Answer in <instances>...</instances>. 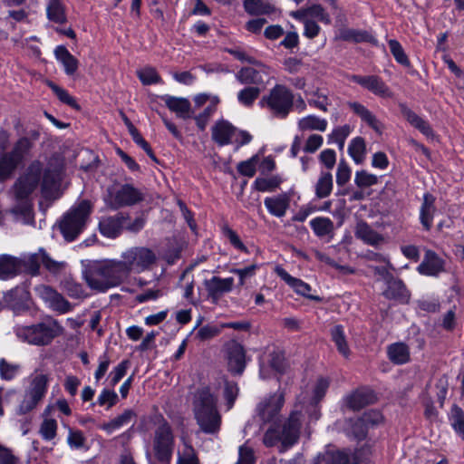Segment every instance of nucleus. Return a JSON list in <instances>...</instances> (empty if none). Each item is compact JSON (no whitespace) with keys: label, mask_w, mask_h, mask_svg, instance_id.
<instances>
[{"label":"nucleus","mask_w":464,"mask_h":464,"mask_svg":"<svg viewBox=\"0 0 464 464\" xmlns=\"http://www.w3.org/2000/svg\"><path fill=\"white\" fill-rule=\"evenodd\" d=\"M284 402V393L277 392L265 398L256 407V412L260 420L264 423L272 424L263 438V442L266 447H273L281 442L282 447L285 450L295 444L299 439L302 426L301 412L297 411H293L282 427L276 425Z\"/></svg>","instance_id":"obj_1"},{"label":"nucleus","mask_w":464,"mask_h":464,"mask_svg":"<svg viewBox=\"0 0 464 464\" xmlns=\"http://www.w3.org/2000/svg\"><path fill=\"white\" fill-rule=\"evenodd\" d=\"M82 276L87 285L97 292H106L128 280L120 259L88 261Z\"/></svg>","instance_id":"obj_2"},{"label":"nucleus","mask_w":464,"mask_h":464,"mask_svg":"<svg viewBox=\"0 0 464 464\" xmlns=\"http://www.w3.org/2000/svg\"><path fill=\"white\" fill-rule=\"evenodd\" d=\"M218 395L208 386L199 387L193 395L192 407L200 430L207 434L218 433L221 415L218 411Z\"/></svg>","instance_id":"obj_3"},{"label":"nucleus","mask_w":464,"mask_h":464,"mask_svg":"<svg viewBox=\"0 0 464 464\" xmlns=\"http://www.w3.org/2000/svg\"><path fill=\"white\" fill-rule=\"evenodd\" d=\"M41 170L40 162L32 163L27 172L14 186L15 205L11 209V213L17 220L27 223L32 219L33 204L30 195L39 184Z\"/></svg>","instance_id":"obj_4"},{"label":"nucleus","mask_w":464,"mask_h":464,"mask_svg":"<svg viewBox=\"0 0 464 464\" xmlns=\"http://www.w3.org/2000/svg\"><path fill=\"white\" fill-rule=\"evenodd\" d=\"M153 428L152 451L156 459L169 464L175 449V436L169 422L160 414L150 417Z\"/></svg>","instance_id":"obj_5"},{"label":"nucleus","mask_w":464,"mask_h":464,"mask_svg":"<svg viewBox=\"0 0 464 464\" xmlns=\"http://www.w3.org/2000/svg\"><path fill=\"white\" fill-rule=\"evenodd\" d=\"M92 208V206L89 200H82L63 216L59 222V228L65 240L73 241L83 231Z\"/></svg>","instance_id":"obj_6"},{"label":"nucleus","mask_w":464,"mask_h":464,"mask_svg":"<svg viewBox=\"0 0 464 464\" xmlns=\"http://www.w3.org/2000/svg\"><path fill=\"white\" fill-rule=\"evenodd\" d=\"M63 331L62 326L55 320L43 322L37 324L14 328L17 338L33 345H47Z\"/></svg>","instance_id":"obj_7"},{"label":"nucleus","mask_w":464,"mask_h":464,"mask_svg":"<svg viewBox=\"0 0 464 464\" xmlns=\"http://www.w3.org/2000/svg\"><path fill=\"white\" fill-rule=\"evenodd\" d=\"M156 253L146 246H132L121 255L120 262L129 279L131 273L140 274L150 271L157 263Z\"/></svg>","instance_id":"obj_8"},{"label":"nucleus","mask_w":464,"mask_h":464,"mask_svg":"<svg viewBox=\"0 0 464 464\" xmlns=\"http://www.w3.org/2000/svg\"><path fill=\"white\" fill-rule=\"evenodd\" d=\"M295 95L283 84H276L267 94L259 101L261 108L267 110L277 118L285 119L294 107Z\"/></svg>","instance_id":"obj_9"},{"label":"nucleus","mask_w":464,"mask_h":464,"mask_svg":"<svg viewBox=\"0 0 464 464\" xmlns=\"http://www.w3.org/2000/svg\"><path fill=\"white\" fill-rule=\"evenodd\" d=\"M49 382L50 376L43 372H36L30 377L29 385L17 409L18 414H26L37 407L47 392Z\"/></svg>","instance_id":"obj_10"},{"label":"nucleus","mask_w":464,"mask_h":464,"mask_svg":"<svg viewBox=\"0 0 464 464\" xmlns=\"http://www.w3.org/2000/svg\"><path fill=\"white\" fill-rule=\"evenodd\" d=\"M143 199V193L130 184H114L109 187L104 198L111 209L133 206Z\"/></svg>","instance_id":"obj_11"},{"label":"nucleus","mask_w":464,"mask_h":464,"mask_svg":"<svg viewBox=\"0 0 464 464\" xmlns=\"http://www.w3.org/2000/svg\"><path fill=\"white\" fill-rule=\"evenodd\" d=\"M33 148V141L23 137L19 139L10 152L4 153L0 158V181H4L13 173Z\"/></svg>","instance_id":"obj_12"},{"label":"nucleus","mask_w":464,"mask_h":464,"mask_svg":"<svg viewBox=\"0 0 464 464\" xmlns=\"http://www.w3.org/2000/svg\"><path fill=\"white\" fill-rule=\"evenodd\" d=\"M208 293V297L213 302H218L224 295L230 293L234 287V278L212 276L203 283Z\"/></svg>","instance_id":"obj_13"},{"label":"nucleus","mask_w":464,"mask_h":464,"mask_svg":"<svg viewBox=\"0 0 464 464\" xmlns=\"http://www.w3.org/2000/svg\"><path fill=\"white\" fill-rule=\"evenodd\" d=\"M350 81L360 84L364 89L372 92L375 95L381 97H391L392 92L389 87L385 84V82L376 75H368V76H361V75H351L349 77Z\"/></svg>","instance_id":"obj_14"},{"label":"nucleus","mask_w":464,"mask_h":464,"mask_svg":"<svg viewBox=\"0 0 464 464\" xmlns=\"http://www.w3.org/2000/svg\"><path fill=\"white\" fill-rule=\"evenodd\" d=\"M211 136L214 142L220 147L231 144L236 136V127L228 121L220 119L212 126Z\"/></svg>","instance_id":"obj_15"},{"label":"nucleus","mask_w":464,"mask_h":464,"mask_svg":"<svg viewBox=\"0 0 464 464\" xmlns=\"http://www.w3.org/2000/svg\"><path fill=\"white\" fill-rule=\"evenodd\" d=\"M256 65L259 67V70L252 67H244L237 72L236 78L241 84L259 85L264 83L262 73L268 75L270 69L259 62Z\"/></svg>","instance_id":"obj_16"},{"label":"nucleus","mask_w":464,"mask_h":464,"mask_svg":"<svg viewBox=\"0 0 464 464\" xmlns=\"http://www.w3.org/2000/svg\"><path fill=\"white\" fill-rule=\"evenodd\" d=\"M227 359L229 371L241 374L246 367V354L244 347L237 342L227 344Z\"/></svg>","instance_id":"obj_17"},{"label":"nucleus","mask_w":464,"mask_h":464,"mask_svg":"<svg viewBox=\"0 0 464 464\" xmlns=\"http://www.w3.org/2000/svg\"><path fill=\"white\" fill-rule=\"evenodd\" d=\"M276 275L284 280L296 294L301 295L311 300H320L318 296L311 295V286L299 278L292 276L286 270L281 266H276L275 269Z\"/></svg>","instance_id":"obj_18"},{"label":"nucleus","mask_w":464,"mask_h":464,"mask_svg":"<svg viewBox=\"0 0 464 464\" xmlns=\"http://www.w3.org/2000/svg\"><path fill=\"white\" fill-rule=\"evenodd\" d=\"M125 218L121 213L115 216L103 217L99 222L101 234L109 238L117 237L123 227Z\"/></svg>","instance_id":"obj_19"},{"label":"nucleus","mask_w":464,"mask_h":464,"mask_svg":"<svg viewBox=\"0 0 464 464\" xmlns=\"http://www.w3.org/2000/svg\"><path fill=\"white\" fill-rule=\"evenodd\" d=\"M417 270L421 275L435 276L443 270V261L434 251L427 250Z\"/></svg>","instance_id":"obj_20"},{"label":"nucleus","mask_w":464,"mask_h":464,"mask_svg":"<svg viewBox=\"0 0 464 464\" xmlns=\"http://www.w3.org/2000/svg\"><path fill=\"white\" fill-rule=\"evenodd\" d=\"M166 106L169 111L174 112L177 117L183 120L190 119L193 117L190 102L186 98L174 97L166 95L163 98Z\"/></svg>","instance_id":"obj_21"},{"label":"nucleus","mask_w":464,"mask_h":464,"mask_svg":"<svg viewBox=\"0 0 464 464\" xmlns=\"http://www.w3.org/2000/svg\"><path fill=\"white\" fill-rule=\"evenodd\" d=\"M290 200V196L287 193H282L274 197L266 198L264 205L271 215L282 218L289 208Z\"/></svg>","instance_id":"obj_22"},{"label":"nucleus","mask_w":464,"mask_h":464,"mask_svg":"<svg viewBox=\"0 0 464 464\" xmlns=\"http://www.w3.org/2000/svg\"><path fill=\"white\" fill-rule=\"evenodd\" d=\"M375 400L376 396L372 390L359 389L348 395L345 401L350 409L359 411L362 408L373 403Z\"/></svg>","instance_id":"obj_23"},{"label":"nucleus","mask_w":464,"mask_h":464,"mask_svg":"<svg viewBox=\"0 0 464 464\" xmlns=\"http://www.w3.org/2000/svg\"><path fill=\"white\" fill-rule=\"evenodd\" d=\"M386 285L387 287L382 293L384 297L401 303H407L409 301V291L401 279L393 277L386 283Z\"/></svg>","instance_id":"obj_24"},{"label":"nucleus","mask_w":464,"mask_h":464,"mask_svg":"<svg viewBox=\"0 0 464 464\" xmlns=\"http://www.w3.org/2000/svg\"><path fill=\"white\" fill-rule=\"evenodd\" d=\"M46 17L50 22L63 24L67 22L66 6L63 0H47Z\"/></svg>","instance_id":"obj_25"},{"label":"nucleus","mask_w":464,"mask_h":464,"mask_svg":"<svg viewBox=\"0 0 464 464\" xmlns=\"http://www.w3.org/2000/svg\"><path fill=\"white\" fill-rule=\"evenodd\" d=\"M22 268V262L12 256H0V279L7 280L18 275Z\"/></svg>","instance_id":"obj_26"},{"label":"nucleus","mask_w":464,"mask_h":464,"mask_svg":"<svg viewBox=\"0 0 464 464\" xmlns=\"http://www.w3.org/2000/svg\"><path fill=\"white\" fill-rule=\"evenodd\" d=\"M435 211V198L430 193L424 194L420 208V220L426 230H430L432 226Z\"/></svg>","instance_id":"obj_27"},{"label":"nucleus","mask_w":464,"mask_h":464,"mask_svg":"<svg viewBox=\"0 0 464 464\" xmlns=\"http://www.w3.org/2000/svg\"><path fill=\"white\" fill-rule=\"evenodd\" d=\"M349 108L361 118L362 121L368 124L376 132H382V124L377 120L375 115L370 111L364 105L357 102H351L348 103Z\"/></svg>","instance_id":"obj_28"},{"label":"nucleus","mask_w":464,"mask_h":464,"mask_svg":"<svg viewBox=\"0 0 464 464\" xmlns=\"http://www.w3.org/2000/svg\"><path fill=\"white\" fill-rule=\"evenodd\" d=\"M54 55L58 62H60L64 72L68 75H72L78 69V60L67 50L63 45H59L54 50Z\"/></svg>","instance_id":"obj_29"},{"label":"nucleus","mask_w":464,"mask_h":464,"mask_svg":"<svg viewBox=\"0 0 464 464\" xmlns=\"http://www.w3.org/2000/svg\"><path fill=\"white\" fill-rule=\"evenodd\" d=\"M53 406H47L44 411V420L40 425L39 433L45 440H52L57 434V421L50 418Z\"/></svg>","instance_id":"obj_30"},{"label":"nucleus","mask_w":464,"mask_h":464,"mask_svg":"<svg viewBox=\"0 0 464 464\" xmlns=\"http://www.w3.org/2000/svg\"><path fill=\"white\" fill-rule=\"evenodd\" d=\"M135 417L136 413L134 412V411L130 409L125 410L121 414L118 415L110 421L103 423L101 426V429L106 431L108 434H111L115 430H120L121 428L130 423Z\"/></svg>","instance_id":"obj_31"},{"label":"nucleus","mask_w":464,"mask_h":464,"mask_svg":"<svg viewBox=\"0 0 464 464\" xmlns=\"http://www.w3.org/2000/svg\"><path fill=\"white\" fill-rule=\"evenodd\" d=\"M355 236L364 243L372 246H377L383 241V237L365 222H359L357 224Z\"/></svg>","instance_id":"obj_32"},{"label":"nucleus","mask_w":464,"mask_h":464,"mask_svg":"<svg viewBox=\"0 0 464 464\" xmlns=\"http://www.w3.org/2000/svg\"><path fill=\"white\" fill-rule=\"evenodd\" d=\"M401 111L411 125L428 137L432 135V130L426 121L404 105L401 107Z\"/></svg>","instance_id":"obj_33"},{"label":"nucleus","mask_w":464,"mask_h":464,"mask_svg":"<svg viewBox=\"0 0 464 464\" xmlns=\"http://www.w3.org/2000/svg\"><path fill=\"white\" fill-rule=\"evenodd\" d=\"M327 121L319 118L316 115L310 114L301 118L297 122V127L302 131L318 130L324 131L327 128Z\"/></svg>","instance_id":"obj_34"},{"label":"nucleus","mask_w":464,"mask_h":464,"mask_svg":"<svg viewBox=\"0 0 464 464\" xmlns=\"http://www.w3.org/2000/svg\"><path fill=\"white\" fill-rule=\"evenodd\" d=\"M389 359L396 364L406 363L410 360V352L402 343H392L387 350Z\"/></svg>","instance_id":"obj_35"},{"label":"nucleus","mask_w":464,"mask_h":464,"mask_svg":"<svg viewBox=\"0 0 464 464\" xmlns=\"http://www.w3.org/2000/svg\"><path fill=\"white\" fill-rule=\"evenodd\" d=\"M219 102V98L218 96H213V98H211V103H208L202 112L193 117L200 130H204L206 129L209 120L217 111Z\"/></svg>","instance_id":"obj_36"},{"label":"nucleus","mask_w":464,"mask_h":464,"mask_svg":"<svg viewBox=\"0 0 464 464\" xmlns=\"http://www.w3.org/2000/svg\"><path fill=\"white\" fill-rule=\"evenodd\" d=\"M244 7L250 14H268L275 11V6L267 0H245Z\"/></svg>","instance_id":"obj_37"},{"label":"nucleus","mask_w":464,"mask_h":464,"mask_svg":"<svg viewBox=\"0 0 464 464\" xmlns=\"http://www.w3.org/2000/svg\"><path fill=\"white\" fill-rule=\"evenodd\" d=\"M449 420L455 432L464 440V411L457 404L452 405Z\"/></svg>","instance_id":"obj_38"},{"label":"nucleus","mask_w":464,"mask_h":464,"mask_svg":"<svg viewBox=\"0 0 464 464\" xmlns=\"http://www.w3.org/2000/svg\"><path fill=\"white\" fill-rule=\"evenodd\" d=\"M331 336L333 342L337 347L338 352L345 358H348L350 354V349L346 342V337L343 326L339 324L334 325L331 329Z\"/></svg>","instance_id":"obj_39"},{"label":"nucleus","mask_w":464,"mask_h":464,"mask_svg":"<svg viewBox=\"0 0 464 464\" xmlns=\"http://www.w3.org/2000/svg\"><path fill=\"white\" fill-rule=\"evenodd\" d=\"M310 226L314 233L319 237L331 235L334 231V223L329 218L318 217L313 218L310 221Z\"/></svg>","instance_id":"obj_40"},{"label":"nucleus","mask_w":464,"mask_h":464,"mask_svg":"<svg viewBox=\"0 0 464 464\" xmlns=\"http://www.w3.org/2000/svg\"><path fill=\"white\" fill-rule=\"evenodd\" d=\"M348 153L356 164H361L366 153L364 140L361 137L353 139L348 147Z\"/></svg>","instance_id":"obj_41"},{"label":"nucleus","mask_w":464,"mask_h":464,"mask_svg":"<svg viewBox=\"0 0 464 464\" xmlns=\"http://www.w3.org/2000/svg\"><path fill=\"white\" fill-rule=\"evenodd\" d=\"M333 189V176L330 172L321 173L315 185V195L319 198L328 197Z\"/></svg>","instance_id":"obj_42"},{"label":"nucleus","mask_w":464,"mask_h":464,"mask_svg":"<svg viewBox=\"0 0 464 464\" xmlns=\"http://www.w3.org/2000/svg\"><path fill=\"white\" fill-rule=\"evenodd\" d=\"M282 183V179L276 175L269 178H256L253 187L261 192H271L277 188Z\"/></svg>","instance_id":"obj_43"},{"label":"nucleus","mask_w":464,"mask_h":464,"mask_svg":"<svg viewBox=\"0 0 464 464\" xmlns=\"http://www.w3.org/2000/svg\"><path fill=\"white\" fill-rule=\"evenodd\" d=\"M306 95L309 105L314 106L324 112L328 111V106L330 105L329 98L325 93L320 92L319 89L306 92Z\"/></svg>","instance_id":"obj_44"},{"label":"nucleus","mask_w":464,"mask_h":464,"mask_svg":"<svg viewBox=\"0 0 464 464\" xmlns=\"http://www.w3.org/2000/svg\"><path fill=\"white\" fill-rule=\"evenodd\" d=\"M315 464H349V459L343 452L326 451L317 457Z\"/></svg>","instance_id":"obj_45"},{"label":"nucleus","mask_w":464,"mask_h":464,"mask_svg":"<svg viewBox=\"0 0 464 464\" xmlns=\"http://www.w3.org/2000/svg\"><path fill=\"white\" fill-rule=\"evenodd\" d=\"M340 38L343 41H353L356 43L372 42L373 36L366 31H359L353 29H344L340 32Z\"/></svg>","instance_id":"obj_46"},{"label":"nucleus","mask_w":464,"mask_h":464,"mask_svg":"<svg viewBox=\"0 0 464 464\" xmlns=\"http://www.w3.org/2000/svg\"><path fill=\"white\" fill-rule=\"evenodd\" d=\"M222 234L224 237L228 241V243L237 251L243 253H248L247 247L245 246L243 241L241 240L239 235L229 227L227 225H224L221 228Z\"/></svg>","instance_id":"obj_47"},{"label":"nucleus","mask_w":464,"mask_h":464,"mask_svg":"<svg viewBox=\"0 0 464 464\" xmlns=\"http://www.w3.org/2000/svg\"><path fill=\"white\" fill-rule=\"evenodd\" d=\"M379 178L366 170H358L355 172L354 184L360 188L364 189L378 184Z\"/></svg>","instance_id":"obj_48"},{"label":"nucleus","mask_w":464,"mask_h":464,"mask_svg":"<svg viewBox=\"0 0 464 464\" xmlns=\"http://www.w3.org/2000/svg\"><path fill=\"white\" fill-rule=\"evenodd\" d=\"M367 431V427H365L361 418L350 420L349 426L346 428L347 435L353 437L357 440L365 439Z\"/></svg>","instance_id":"obj_49"},{"label":"nucleus","mask_w":464,"mask_h":464,"mask_svg":"<svg viewBox=\"0 0 464 464\" xmlns=\"http://www.w3.org/2000/svg\"><path fill=\"white\" fill-rule=\"evenodd\" d=\"M177 464H199L195 450L185 440L182 451L178 452Z\"/></svg>","instance_id":"obj_50"},{"label":"nucleus","mask_w":464,"mask_h":464,"mask_svg":"<svg viewBox=\"0 0 464 464\" xmlns=\"http://www.w3.org/2000/svg\"><path fill=\"white\" fill-rule=\"evenodd\" d=\"M47 306L59 314H66L72 310V305L56 290Z\"/></svg>","instance_id":"obj_51"},{"label":"nucleus","mask_w":464,"mask_h":464,"mask_svg":"<svg viewBox=\"0 0 464 464\" xmlns=\"http://www.w3.org/2000/svg\"><path fill=\"white\" fill-rule=\"evenodd\" d=\"M260 89L257 86H250L241 90L237 93V100L239 103L246 107H250L254 102L258 98Z\"/></svg>","instance_id":"obj_52"},{"label":"nucleus","mask_w":464,"mask_h":464,"mask_svg":"<svg viewBox=\"0 0 464 464\" xmlns=\"http://www.w3.org/2000/svg\"><path fill=\"white\" fill-rule=\"evenodd\" d=\"M258 268L259 265L253 263L245 267L232 268L230 269V273L235 274L238 276V285L243 286L246 284V280L256 276Z\"/></svg>","instance_id":"obj_53"},{"label":"nucleus","mask_w":464,"mask_h":464,"mask_svg":"<svg viewBox=\"0 0 464 464\" xmlns=\"http://www.w3.org/2000/svg\"><path fill=\"white\" fill-rule=\"evenodd\" d=\"M28 293L22 287H16L8 291L4 295L5 302L12 306L16 307L23 300L27 298Z\"/></svg>","instance_id":"obj_54"},{"label":"nucleus","mask_w":464,"mask_h":464,"mask_svg":"<svg viewBox=\"0 0 464 464\" xmlns=\"http://www.w3.org/2000/svg\"><path fill=\"white\" fill-rule=\"evenodd\" d=\"M391 53H392L394 59L397 63H401L404 66L410 65V61L408 56L406 55L401 44L394 39H392L388 42Z\"/></svg>","instance_id":"obj_55"},{"label":"nucleus","mask_w":464,"mask_h":464,"mask_svg":"<svg viewBox=\"0 0 464 464\" xmlns=\"http://www.w3.org/2000/svg\"><path fill=\"white\" fill-rule=\"evenodd\" d=\"M118 394L109 389H103L97 397V404L100 406H105L107 410L111 409L118 402Z\"/></svg>","instance_id":"obj_56"},{"label":"nucleus","mask_w":464,"mask_h":464,"mask_svg":"<svg viewBox=\"0 0 464 464\" xmlns=\"http://www.w3.org/2000/svg\"><path fill=\"white\" fill-rule=\"evenodd\" d=\"M329 381L324 378H319L313 388V395L310 399V403L312 405H316L324 396L328 387Z\"/></svg>","instance_id":"obj_57"},{"label":"nucleus","mask_w":464,"mask_h":464,"mask_svg":"<svg viewBox=\"0 0 464 464\" xmlns=\"http://www.w3.org/2000/svg\"><path fill=\"white\" fill-rule=\"evenodd\" d=\"M351 128L349 125L337 127L329 135V140L330 141L338 144L339 148L342 150L344 146L345 140L349 136Z\"/></svg>","instance_id":"obj_58"},{"label":"nucleus","mask_w":464,"mask_h":464,"mask_svg":"<svg viewBox=\"0 0 464 464\" xmlns=\"http://www.w3.org/2000/svg\"><path fill=\"white\" fill-rule=\"evenodd\" d=\"M20 365L10 363L5 359L0 361V376L3 380L11 381L19 372Z\"/></svg>","instance_id":"obj_59"},{"label":"nucleus","mask_w":464,"mask_h":464,"mask_svg":"<svg viewBox=\"0 0 464 464\" xmlns=\"http://www.w3.org/2000/svg\"><path fill=\"white\" fill-rule=\"evenodd\" d=\"M306 8L308 18H315L325 24H331V18L329 14L324 10V8L321 5H312Z\"/></svg>","instance_id":"obj_60"},{"label":"nucleus","mask_w":464,"mask_h":464,"mask_svg":"<svg viewBox=\"0 0 464 464\" xmlns=\"http://www.w3.org/2000/svg\"><path fill=\"white\" fill-rule=\"evenodd\" d=\"M42 264L52 274H59L64 267L65 262H59L51 258L44 250L42 251Z\"/></svg>","instance_id":"obj_61"},{"label":"nucleus","mask_w":464,"mask_h":464,"mask_svg":"<svg viewBox=\"0 0 464 464\" xmlns=\"http://www.w3.org/2000/svg\"><path fill=\"white\" fill-rule=\"evenodd\" d=\"M268 365L275 372L283 373L286 369L284 354L280 352H273L269 354Z\"/></svg>","instance_id":"obj_62"},{"label":"nucleus","mask_w":464,"mask_h":464,"mask_svg":"<svg viewBox=\"0 0 464 464\" xmlns=\"http://www.w3.org/2000/svg\"><path fill=\"white\" fill-rule=\"evenodd\" d=\"M257 163V156H253L247 160L241 161L237 164V171L246 177H253L256 174Z\"/></svg>","instance_id":"obj_63"},{"label":"nucleus","mask_w":464,"mask_h":464,"mask_svg":"<svg viewBox=\"0 0 464 464\" xmlns=\"http://www.w3.org/2000/svg\"><path fill=\"white\" fill-rule=\"evenodd\" d=\"M138 76L143 84L149 85L157 83L160 81V77L155 69L151 67H146L138 72Z\"/></svg>","instance_id":"obj_64"}]
</instances>
